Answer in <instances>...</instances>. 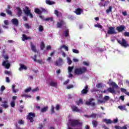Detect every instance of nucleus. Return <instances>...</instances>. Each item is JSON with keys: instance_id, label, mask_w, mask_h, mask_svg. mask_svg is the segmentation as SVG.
Here are the masks:
<instances>
[{"instance_id": "1", "label": "nucleus", "mask_w": 129, "mask_h": 129, "mask_svg": "<svg viewBox=\"0 0 129 129\" xmlns=\"http://www.w3.org/2000/svg\"><path fill=\"white\" fill-rule=\"evenodd\" d=\"M109 82L110 85L112 86V88L109 87L108 88L107 90H105L101 92L102 93H107V92H110V93H112V94H115V90L114 88H118V86L116 83L113 82L111 81V80H109Z\"/></svg>"}, {"instance_id": "2", "label": "nucleus", "mask_w": 129, "mask_h": 129, "mask_svg": "<svg viewBox=\"0 0 129 129\" xmlns=\"http://www.w3.org/2000/svg\"><path fill=\"white\" fill-rule=\"evenodd\" d=\"M87 71V69L84 67L80 68H76L74 71V73L76 75H82L84 74Z\"/></svg>"}, {"instance_id": "3", "label": "nucleus", "mask_w": 129, "mask_h": 129, "mask_svg": "<svg viewBox=\"0 0 129 129\" xmlns=\"http://www.w3.org/2000/svg\"><path fill=\"white\" fill-rule=\"evenodd\" d=\"M117 41L120 46L124 48H127V47H129V44L127 43V42H126V40H125L124 38H122L121 40L117 39Z\"/></svg>"}, {"instance_id": "4", "label": "nucleus", "mask_w": 129, "mask_h": 129, "mask_svg": "<svg viewBox=\"0 0 129 129\" xmlns=\"http://www.w3.org/2000/svg\"><path fill=\"white\" fill-rule=\"evenodd\" d=\"M70 124L71 126H76V125H79V126H82V122H79L78 120H70Z\"/></svg>"}, {"instance_id": "5", "label": "nucleus", "mask_w": 129, "mask_h": 129, "mask_svg": "<svg viewBox=\"0 0 129 129\" xmlns=\"http://www.w3.org/2000/svg\"><path fill=\"white\" fill-rule=\"evenodd\" d=\"M23 12L27 17H29V18H31V19H33V18H34L33 14L31 13V10H30L29 7H25V9L23 10Z\"/></svg>"}, {"instance_id": "6", "label": "nucleus", "mask_w": 129, "mask_h": 129, "mask_svg": "<svg viewBox=\"0 0 129 129\" xmlns=\"http://www.w3.org/2000/svg\"><path fill=\"white\" fill-rule=\"evenodd\" d=\"M36 116V114L33 112H30L28 113V115L27 116L26 118L28 120H30V122H33L34 121V117Z\"/></svg>"}, {"instance_id": "7", "label": "nucleus", "mask_w": 129, "mask_h": 129, "mask_svg": "<svg viewBox=\"0 0 129 129\" xmlns=\"http://www.w3.org/2000/svg\"><path fill=\"white\" fill-rule=\"evenodd\" d=\"M107 34L108 35H113L114 34H116V32H115V29H114V27H109L107 31Z\"/></svg>"}, {"instance_id": "8", "label": "nucleus", "mask_w": 129, "mask_h": 129, "mask_svg": "<svg viewBox=\"0 0 129 129\" xmlns=\"http://www.w3.org/2000/svg\"><path fill=\"white\" fill-rule=\"evenodd\" d=\"M125 29V26H124V25H120L116 28V30L117 31L118 33H122V32L124 31Z\"/></svg>"}, {"instance_id": "9", "label": "nucleus", "mask_w": 129, "mask_h": 129, "mask_svg": "<svg viewBox=\"0 0 129 129\" xmlns=\"http://www.w3.org/2000/svg\"><path fill=\"white\" fill-rule=\"evenodd\" d=\"M11 9H12V6L8 5L7 8L6 9V12L9 16H13V12L11 11Z\"/></svg>"}, {"instance_id": "10", "label": "nucleus", "mask_w": 129, "mask_h": 129, "mask_svg": "<svg viewBox=\"0 0 129 129\" xmlns=\"http://www.w3.org/2000/svg\"><path fill=\"white\" fill-rule=\"evenodd\" d=\"M2 65L4 66L6 69H10L11 67V63H9V60L3 61Z\"/></svg>"}, {"instance_id": "11", "label": "nucleus", "mask_w": 129, "mask_h": 129, "mask_svg": "<svg viewBox=\"0 0 129 129\" xmlns=\"http://www.w3.org/2000/svg\"><path fill=\"white\" fill-rule=\"evenodd\" d=\"M92 101H94V99L93 98H90L89 101L86 102V104H87V105H92V106H95V103L92 102Z\"/></svg>"}, {"instance_id": "12", "label": "nucleus", "mask_w": 129, "mask_h": 129, "mask_svg": "<svg viewBox=\"0 0 129 129\" xmlns=\"http://www.w3.org/2000/svg\"><path fill=\"white\" fill-rule=\"evenodd\" d=\"M71 108L72 109V111L74 112H81V111H82V110L78 108V107H77V106L75 105L71 106Z\"/></svg>"}, {"instance_id": "13", "label": "nucleus", "mask_w": 129, "mask_h": 129, "mask_svg": "<svg viewBox=\"0 0 129 129\" xmlns=\"http://www.w3.org/2000/svg\"><path fill=\"white\" fill-rule=\"evenodd\" d=\"M63 64V59L60 57L58 58V61H56L55 62V66H61Z\"/></svg>"}, {"instance_id": "14", "label": "nucleus", "mask_w": 129, "mask_h": 129, "mask_svg": "<svg viewBox=\"0 0 129 129\" xmlns=\"http://www.w3.org/2000/svg\"><path fill=\"white\" fill-rule=\"evenodd\" d=\"M11 23H12V24L16 27H18V26H19V20H18L17 19H13L11 20Z\"/></svg>"}, {"instance_id": "15", "label": "nucleus", "mask_w": 129, "mask_h": 129, "mask_svg": "<svg viewBox=\"0 0 129 129\" xmlns=\"http://www.w3.org/2000/svg\"><path fill=\"white\" fill-rule=\"evenodd\" d=\"M88 93V86H86L82 91L81 94H87Z\"/></svg>"}, {"instance_id": "16", "label": "nucleus", "mask_w": 129, "mask_h": 129, "mask_svg": "<svg viewBox=\"0 0 129 129\" xmlns=\"http://www.w3.org/2000/svg\"><path fill=\"white\" fill-rule=\"evenodd\" d=\"M30 46H31V50L33 51L34 53L37 52V48H36V46L33 44V42H30Z\"/></svg>"}, {"instance_id": "17", "label": "nucleus", "mask_w": 129, "mask_h": 129, "mask_svg": "<svg viewBox=\"0 0 129 129\" xmlns=\"http://www.w3.org/2000/svg\"><path fill=\"white\" fill-rule=\"evenodd\" d=\"M31 39L32 38H31L30 37H27L26 34L22 35V40L24 42H25V41H26L27 40H31Z\"/></svg>"}, {"instance_id": "18", "label": "nucleus", "mask_w": 129, "mask_h": 129, "mask_svg": "<svg viewBox=\"0 0 129 129\" xmlns=\"http://www.w3.org/2000/svg\"><path fill=\"white\" fill-rule=\"evenodd\" d=\"M65 22H64L63 20H61L60 22L57 23V28H62L63 25H65Z\"/></svg>"}, {"instance_id": "19", "label": "nucleus", "mask_w": 129, "mask_h": 129, "mask_svg": "<svg viewBox=\"0 0 129 129\" xmlns=\"http://www.w3.org/2000/svg\"><path fill=\"white\" fill-rule=\"evenodd\" d=\"M118 108H119V109L121 110L122 111H123V110L127 111V109L126 108L125 105L118 106Z\"/></svg>"}, {"instance_id": "20", "label": "nucleus", "mask_w": 129, "mask_h": 129, "mask_svg": "<svg viewBox=\"0 0 129 129\" xmlns=\"http://www.w3.org/2000/svg\"><path fill=\"white\" fill-rule=\"evenodd\" d=\"M2 103L3 104L1 105V106L4 107V108H8V107H9V105H8V101H4V102H2Z\"/></svg>"}, {"instance_id": "21", "label": "nucleus", "mask_w": 129, "mask_h": 129, "mask_svg": "<svg viewBox=\"0 0 129 129\" xmlns=\"http://www.w3.org/2000/svg\"><path fill=\"white\" fill-rule=\"evenodd\" d=\"M82 12H83V10H82V9L80 8H77L75 11V14H76V15H81V13H82Z\"/></svg>"}, {"instance_id": "22", "label": "nucleus", "mask_w": 129, "mask_h": 129, "mask_svg": "<svg viewBox=\"0 0 129 129\" xmlns=\"http://www.w3.org/2000/svg\"><path fill=\"white\" fill-rule=\"evenodd\" d=\"M20 66V67L19 68V71H22V70H27V67L23 64L21 63Z\"/></svg>"}, {"instance_id": "23", "label": "nucleus", "mask_w": 129, "mask_h": 129, "mask_svg": "<svg viewBox=\"0 0 129 129\" xmlns=\"http://www.w3.org/2000/svg\"><path fill=\"white\" fill-rule=\"evenodd\" d=\"M17 10L18 11L17 12V15L18 17H21L22 16V14H23V12H22V9L20 7H17Z\"/></svg>"}, {"instance_id": "24", "label": "nucleus", "mask_w": 129, "mask_h": 129, "mask_svg": "<svg viewBox=\"0 0 129 129\" xmlns=\"http://www.w3.org/2000/svg\"><path fill=\"white\" fill-rule=\"evenodd\" d=\"M49 85L52 87H56V86H57V82H55L54 81L52 80L49 82Z\"/></svg>"}, {"instance_id": "25", "label": "nucleus", "mask_w": 129, "mask_h": 129, "mask_svg": "<svg viewBox=\"0 0 129 129\" xmlns=\"http://www.w3.org/2000/svg\"><path fill=\"white\" fill-rule=\"evenodd\" d=\"M97 116V114L95 113H92L91 115H87V117L88 118H90L92 117V118L95 119L96 118Z\"/></svg>"}, {"instance_id": "26", "label": "nucleus", "mask_w": 129, "mask_h": 129, "mask_svg": "<svg viewBox=\"0 0 129 129\" xmlns=\"http://www.w3.org/2000/svg\"><path fill=\"white\" fill-rule=\"evenodd\" d=\"M114 128L115 129H127V127L126 126L124 125L122 127L118 125H115L114 126Z\"/></svg>"}, {"instance_id": "27", "label": "nucleus", "mask_w": 129, "mask_h": 129, "mask_svg": "<svg viewBox=\"0 0 129 129\" xmlns=\"http://www.w3.org/2000/svg\"><path fill=\"white\" fill-rule=\"evenodd\" d=\"M54 14H55L57 17H62V13L59 12L58 10H54Z\"/></svg>"}, {"instance_id": "28", "label": "nucleus", "mask_w": 129, "mask_h": 129, "mask_svg": "<svg viewBox=\"0 0 129 129\" xmlns=\"http://www.w3.org/2000/svg\"><path fill=\"white\" fill-rule=\"evenodd\" d=\"M45 3L47 5H49V6H52V5H55L54 2L51 1L50 0H46Z\"/></svg>"}, {"instance_id": "29", "label": "nucleus", "mask_w": 129, "mask_h": 129, "mask_svg": "<svg viewBox=\"0 0 129 129\" xmlns=\"http://www.w3.org/2000/svg\"><path fill=\"white\" fill-rule=\"evenodd\" d=\"M34 12L35 14H37V15H42V12L38 8H35L34 10Z\"/></svg>"}, {"instance_id": "30", "label": "nucleus", "mask_w": 129, "mask_h": 129, "mask_svg": "<svg viewBox=\"0 0 129 129\" xmlns=\"http://www.w3.org/2000/svg\"><path fill=\"white\" fill-rule=\"evenodd\" d=\"M92 124L94 127H96L98 125V122L97 120H93Z\"/></svg>"}, {"instance_id": "31", "label": "nucleus", "mask_w": 129, "mask_h": 129, "mask_svg": "<svg viewBox=\"0 0 129 129\" xmlns=\"http://www.w3.org/2000/svg\"><path fill=\"white\" fill-rule=\"evenodd\" d=\"M104 121H105L107 124H111V123H112V120H110V119H105Z\"/></svg>"}, {"instance_id": "32", "label": "nucleus", "mask_w": 129, "mask_h": 129, "mask_svg": "<svg viewBox=\"0 0 129 129\" xmlns=\"http://www.w3.org/2000/svg\"><path fill=\"white\" fill-rule=\"evenodd\" d=\"M120 91L122 92H123L124 93H125L126 94V95H127L128 96H129V92H126V89H125L124 88H121Z\"/></svg>"}, {"instance_id": "33", "label": "nucleus", "mask_w": 129, "mask_h": 129, "mask_svg": "<svg viewBox=\"0 0 129 129\" xmlns=\"http://www.w3.org/2000/svg\"><path fill=\"white\" fill-rule=\"evenodd\" d=\"M62 49H64V50H66V51H68V50H69L68 47L65 45H63L60 46L59 50H62Z\"/></svg>"}, {"instance_id": "34", "label": "nucleus", "mask_w": 129, "mask_h": 129, "mask_svg": "<svg viewBox=\"0 0 129 129\" xmlns=\"http://www.w3.org/2000/svg\"><path fill=\"white\" fill-rule=\"evenodd\" d=\"M112 12V6H109L108 9L106 10L107 14H109Z\"/></svg>"}, {"instance_id": "35", "label": "nucleus", "mask_w": 129, "mask_h": 129, "mask_svg": "<svg viewBox=\"0 0 129 129\" xmlns=\"http://www.w3.org/2000/svg\"><path fill=\"white\" fill-rule=\"evenodd\" d=\"M77 105H79V104H83V100L82 99H80L79 101L76 102Z\"/></svg>"}, {"instance_id": "36", "label": "nucleus", "mask_w": 129, "mask_h": 129, "mask_svg": "<svg viewBox=\"0 0 129 129\" xmlns=\"http://www.w3.org/2000/svg\"><path fill=\"white\" fill-rule=\"evenodd\" d=\"M108 5H109V1H106L104 3L102 4V7H106Z\"/></svg>"}, {"instance_id": "37", "label": "nucleus", "mask_w": 129, "mask_h": 129, "mask_svg": "<svg viewBox=\"0 0 129 129\" xmlns=\"http://www.w3.org/2000/svg\"><path fill=\"white\" fill-rule=\"evenodd\" d=\"M48 110V107L46 106L41 109V112H46Z\"/></svg>"}, {"instance_id": "38", "label": "nucleus", "mask_w": 129, "mask_h": 129, "mask_svg": "<svg viewBox=\"0 0 129 129\" xmlns=\"http://www.w3.org/2000/svg\"><path fill=\"white\" fill-rule=\"evenodd\" d=\"M40 47L41 50H44V48H45V43H44V42H41Z\"/></svg>"}, {"instance_id": "39", "label": "nucleus", "mask_w": 129, "mask_h": 129, "mask_svg": "<svg viewBox=\"0 0 129 129\" xmlns=\"http://www.w3.org/2000/svg\"><path fill=\"white\" fill-rule=\"evenodd\" d=\"M69 36V30L67 29L64 32V37L67 38V37Z\"/></svg>"}, {"instance_id": "40", "label": "nucleus", "mask_w": 129, "mask_h": 129, "mask_svg": "<svg viewBox=\"0 0 129 129\" xmlns=\"http://www.w3.org/2000/svg\"><path fill=\"white\" fill-rule=\"evenodd\" d=\"M74 68V66L69 67H68V72H69L70 73H71V72H72Z\"/></svg>"}, {"instance_id": "41", "label": "nucleus", "mask_w": 129, "mask_h": 129, "mask_svg": "<svg viewBox=\"0 0 129 129\" xmlns=\"http://www.w3.org/2000/svg\"><path fill=\"white\" fill-rule=\"evenodd\" d=\"M94 27H95V28H99V29H102L103 28L102 26L100 24H95Z\"/></svg>"}, {"instance_id": "42", "label": "nucleus", "mask_w": 129, "mask_h": 129, "mask_svg": "<svg viewBox=\"0 0 129 129\" xmlns=\"http://www.w3.org/2000/svg\"><path fill=\"white\" fill-rule=\"evenodd\" d=\"M2 57L4 58V59L6 60V61H8L9 60V55L8 54L6 55H2Z\"/></svg>"}, {"instance_id": "43", "label": "nucleus", "mask_w": 129, "mask_h": 129, "mask_svg": "<svg viewBox=\"0 0 129 129\" xmlns=\"http://www.w3.org/2000/svg\"><path fill=\"white\" fill-rule=\"evenodd\" d=\"M67 60L69 65H71L72 64V60H71V58H70V57H68Z\"/></svg>"}, {"instance_id": "44", "label": "nucleus", "mask_w": 129, "mask_h": 129, "mask_svg": "<svg viewBox=\"0 0 129 129\" xmlns=\"http://www.w3.org/2000/svg\"><path fill=\"white\" fill-rule=\"evenodd\" d=\"M44 21L48 22V21H50V22H53V18H47L44 19Z\"/></svg>"}, {"instance_id": "45", "label": "nucleus", "mask_w": 129, "mask_h": 129, "mask_svg": "<svg viewBox=\"0 0 129 129\" xmlns=\"http://www.w3.org/2000/svg\"><path fill=\"white\" fill-rule=\"evenodd\" d=\"M31 90H32V88L29 87L28 88L25 90V92L26 93H28V92H30V91H31Z\"/></svg>"}, {"instance_id": "46", "label": "nucleus", "mask_w": 129, "mask_h": 129, "mask_svg": "<svg viewBox=\"0 0 129 129\" xmlns=\"http://www.w3.org/2000/svg\"><path fill=\"white\" fill-rule=\"evenodd\" d=\"M39 32H43V31H44V27H43V26L40 25L39 26Z\"/></svg>"}, {"instance_id": "47", "label": "nucleus", "mask_w": 129, "mask_h": 129, "mask_svg": "<svg viewBox=\"0 0 129 129\" xmlns=\"http://www.w3.org/2000/svg\"><path fill=\"white\" fill-rule=\"evenodd\" d=\"M35 62H37L39 64H44V62L42 59H37Z\"/></svg>"}, {"instance_id": "48", "label": "nucleus", "mask_w": 129, "mask_h": 129, "mask_svg": "<svg viewBox=\"0 0 129 129\" xmlns=\"http://www.w3.org/2000/svg\"><path fill=\"white\" fill-rule=\"evenodd\" d=\"M110 98L108 96H105L104 97V99L105 100V101H108V100H109Z\"/></svg>"}, {"instance_id": "49", "label": "nucleus", "mask_w": 129, "mask_h": 129, "mask_svg": "<svg viewBox=\"0 0 129 129\" xmlns=\"http://www.w3.org/2000/svg\"><path fill=\"white\" fill-rule=\"evenodd\" d=\"M97 88H102V84L99 83L96 85Z\"/></svg>"}, {"instance_id": "50", "label": "nucleus", "mask_w": 129, "mask_h": 129, "mask_svg": "<svg viewBox=\"0 0 129 129\" xmlns=\"http://www.w3.org/2000/svg\"><path fill=\"white\" fill-rule=\"evenodd\" d=\"M24 27L25 28H26V29H31V27L30 26V25H29V24L28 23H26L25 25H24Z\"/></svg>"}, {"instance_id": "51", "label": "nucleus", "mask_w": 129, "mask_h": 129, "mask_svg": "<svg viewBox=\"0 0 129 129\" xmlns=\"http://www.w3.org/2000/svg\"><path fill=\"white\" fill-rule=\"evenodd\" d=\"M73 53H75V54H79V50L76 49H73Z\"/></svg>"}, {"instance_id": "52", "label": "nucleus", "mask_w": 129, "mask_h": 129, "mask_svg": "<svg viewBox=\"0 0 129 129\" xmlns=\"http://www.w3.org/2000/svg\"><path fill=\"white\" fill-rule=\"evenodd\" d=\"M73 87H74V86L73 85H69L67 86V89H70L71 88H73Z\"/></svg>"}, {"instance_id": "53", "label": "nucleus", "mask_w": 129, "mask_h": 129, "mask_svg": "<svg viewBox=\"0 0 129 129\" xmlns=\"http://www.w3.org/2000/svg\"><path fill=\"white\" fill-rule=\"evenodd\" d=\"M118 122V119L116 118L112 121V123H117Z\"/></svg>"}, {"instance_id": "54", "label": "nucleus", "mask_w": 129, "mask_h": 129, "mask_svg": "<svg viewBox=\"0 0 129 129\" xmlns=\"http://www.w3.org/2000/svg\"><path fill=\"white\" fill-rule=\"evenodd\" d=\"M54 109H55L54 106H51V114L53 113H55V111L54 110Z\"/></svg>"}, {"instance_id": "55", "label": "nucleus", "mask_w": 129, "mask_h": 129, "mask_svg": "<svg viewBox=\"0 0 129 129\" xmlns=\"http://www.w3.org/2000/svg\"><path fill=\"white\" fill-rule=\"evenodd\" d=\"M41 12V14L42 13H48V11L46 9H45V8H42Z\"/></svg>"}, {"instance_id": "56", "label": "nucleus", "mask_w": 129, "mask_h": 129, "mask_svg": "<svg viewBox=\"0 0 129 129\" xmlns=\"http://www.w3.org/2000/svg\"><path fill=\"white\" fill-rule=\"evenodd\" d=\"M11 106L12 107H14L15 106H16V103H15V101L11 102Z\"/></svg>"}, {"instance_id": "57", "label": "nucleus", "mask_w": 129, "mask_h": 129, "mask_svg": "<svg viewBox=\"0 0 129 129\" xmlns=\"http://www.w3.org/2000/svg\"><path fill=\"white\" fill-rule=\"evenodd\" d=\"M55 109L56 110H59L60 109V105L59 104H56L55 105Z\"/></svg>"}, {"instance_id": "58", "label": "nucleus", "mask_w": 129, "mask_h": 129, "mask_svg": "<svg viewBox=\"0 0 129 129\" xmlns=\"http://www.w3.org/2000/svg\"><path fill=\"white\" fill-rule=\"evenodd\" d=\"M124 37H129V32H125L124 33Z\"/></svg>"}, {"instance_id": "59", "label": "nucleus", "mask_w": 129, "mask_h": 129, "mask_svg": "<svg viewBox=\"0 0 129 129\" xmlns=\"http://www.w3.org/2000/svg\"><path fill=\"white\" fill-rule=\"evenodd\" d=\"M18 123L19 124H24V123H25V122L24 121V120H21L18 121Z\"/></svg>"}, {"instance_id": "60", "label": "nucleus", "mask_w": 129, "mask_h": 129, "mask_svg": "<svg viewBox=\"0 0 129 129\" xmlns=\"http://www.w3.org/2000/svg\"><path fill=\"white\" fill-rule=\"evenodd\" d=\"M39 90V88L36 87L35 89L32 90V92H36V91H38Z\"/></svg>"}, {"instance_id": "61", "label": "nucleus", "mask_w": 129, "mask_h": 129, "mask_svg": "<svg viewBox=\"0 0 129 129\" xmlns=\"http://www.w3.org/2000/svg\"><path fill=\"white\" fill-rule=\"evenodd\" d=\"M32 59H33V60H34V62H36V60H37V55H36V54L34 55V57H32Z\"/></svg>"}, {"instance_id": "62", "label": "nucleus", "mask_w": 129, "mask_h": 129, "mask_svg": "<svg viewBox=\"0 0 129 129\" xmlns=\"http://www.w3.org/2000/svg\"><path fill=\"white\" fill-rule=\"evenodd\" d=\"M4 23L5 25H6V26H8V25H9V20H5Z\"/></svg>"}, {"instance_id": "63", "label": "nucleus", "mask_w": 129, "mask_h": 129, "mask_svg": "<svg viewBox=\"0 0 129 129\" xmlns=\"http://www.w3.org/2000/svg\"><path fill=\"white\" fill-rule=\"evenodd\" d=\"M39 126L38 127V128H39V129H42V128H43V127H44V125L42 123H39Z\"/></svg>"}, {"instance_id": "64", "label": "nucleus", "mask_w": 129, "mask_h": 129, "mask_svg": "<svg viewBox=\"0 0 129 129\" xmlns=\"http://www.w3.org/2000/svg\"><path fill=\"white\" fill-rule=\"evenodd\" d=\"M0 16H1V17H6L7 14H6V13H1L0 14Z\"/></svg>"}]
</instances>
